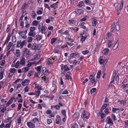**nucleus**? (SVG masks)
I'll return each instance as SVG.
<instances>
[{
	"label": "nucleus",
	"mask_w": 128,
	"mask_h": 128,
	"mask_svg": "<svg viewBox=\"0 0 128 128\" xmlns=\"http://www.w3.org/2000/svg\"><path fill=\"white\" fill-rule=\"evenodd\" d=\"M22 53L23 54L24 56L27 58H29L31 54L30 51L26 48H24L23 49Z\"/></svg>",
	"instance_id": "1"
},
{
	"label": "nucleus",
	"mask_w": 128,
	"mask_h": 128,
	"mask_svg": "<svg viewBox=\"0 0 128 128\" xmlns=\"http://www.w3.org/2000/svg\"><path fill=\"white\" fill-rule=\"evenodd\" d=\"M90 116V114L85 112L84 110L82 112L81 115V118L83 119L84 120L86 121V120L88 119Z\"/></svg>",
	"instance_id": "2"
},
{
	"label": "nucleus",
	"mask_w": 128,
	"mask_h": 128,
	"mask_svg": "<svg viewBox=\"0 0 128 128\" xmlns=\"http://www.w3.org/2000/svg\"><path fill=\"white\" fill-rule=\"evenodd\" d=\"M112 38H110L108 42V48H110L113 44V42L114 40V38L112 37Z\"/></svg>",
	"instance_id": "3"
},
{
	"label": "nucleus",
	"mask_w": 128,
	"mask_h": 128,
	"mask_svg": "<svg viewBox=\"0 0 128 128\" xmlns=\"http://www.w3.org/2000/svg\"><path fill=\"white\" fill-rule=\"evenodd\" d=\"M103 111L102 110H100L99 112L98 116H100V118L102 119V121L104 120V117H105L106 115L104 113H103Z\"/></svg>",
	"instance_id": "4"
},
{
	"label": "nucleus",
	"mask_w": 128,
	"mask_h": 128,
	"mask_svg": "<svg viewBox=\"0 0 128 128\" xmlns=\"http://www.w3.org/2000/svg\"><path fill=\"white\" fill-rule=\"evenodd\" d=\"M107 61L108 60L106 59H105L104 60L103 59H101L100 60L99 62L101 64H102L103 67H104Z\"/></svg>",
	"instance_id": "5"
},
{
	"label": "nucleus",
	"mask_w": 128,
	"mask_h": 128,
	"mask_svg": "<svg viewBox=\"0 0 128 128\" xmlns=\"http://www.w3.org/2000/svg\"><path fill=\"white\" fill-rule=\"evenodd\" d=\"M79 56L78 53L77 52L73 53L70 54V58H72L76 56L78 57Z\"/></svg>",
	"instance_id": "6"
},
{
	"label": "nucleus",
	"mask_w": 128,
	"mask_h": 128,
	"mask_svg": "<svg viewBox=\"0 0 128 128\" xmlns=\"http://www.w3.org/2000/svg\"><path fill=\"white\" fill-rule=\"evenodd\" d=\"M54 61V59L50 57L48 59L47 61V64H52Z\"/></svg>",
	"instance_id": "7"
},
{
	"label": "nucleus",
	"mask_w": 128,
	"mask_h": 128,
	"mask_svg": "<svg viewBox=\"0 0 128 128\" xmlns=\"http://www.w3.org/2000/svg\"><path fill=\"white\" fill-rule=\"evenodd\" d=\"M42 27L39 30L42 32V33L45 34L46 33V29L45 27L43 26L42 24H41Z\"/></svg>",
	"instance_id": "8"
},
{
	"label": "nucleus",
	"mask_w": 128,
	"mask_h": 128,
	"mask_svg": "<svg viewBox=\"0 0 128 128\" xmlns=\"http://www.w3.org/2000/svg\"><path fill=\"white\" fill-rule=\"evenodd\" d=\"M27 30H23L21 31L20 30H18L17 31L18 32V33L20 35L22 34H23V35H24L26 34L27 32Z\"/></svg>",
	"instance_id": "9"
},
{
	"label": "nucleus",
	"mask_w": 128,
	"mask_h": 128,
	"mask_svg": "<svg viewBox=\"0 0 128 128\" xmlns=\"http://www.w3.org/2000/svg\"><path fill=\"white\" fill-rule=\"evenodd\" d=\"M75 12L77 14H80L84 12V10L82 9H78L76 10Z\"/></svg>",
	"instance_id": "10"
},
{
	"label": "nucleus",
	"mask_w": 128,
	"mask_h": 128,
	"mask_svg": "<svg viewBox=\"0 0 128 128\" xmlns=\"http://www.w3.org/2000/svg\"><path fill=\"white\" fill-rule=\"evenodd\" d=\"M84 34V33H83V34ZM83 34H81L80 35L81 38V40L82 42L85 41L86 38L87 37L86 36H83Z\"/></svg>",
	"instance_id": "11"
},
{
	"label": "nucleus",
	"mask_w": 128,
	"mask_h": 128,
	"mask_svg": "<svg viewBox=\"0 0 128 128\" xmlns=\"http://www.w3.org/2000/svg\"><path fill=\"white\" fill-rule=\"evenodd\" d=\"M126 100H118V102H120V104L122 105L123 106H124L126 104Z\"/></svg>",
	"instance_id": "12"
},
{
	"label": "nucleus",
	"mask_w": 128,
	"mask_h": 128,
	"mask_svg": "<svg viewBox=\"0 0 128 128\" xmlns=\"http://www.w3.org/2000/svg\"><path fill=\"white\" fill-rule=\"evenodd\" d=\"M109 51V50L108 48H106L103 50L102 53L106 55L108 54Z\"/></svg>",
	"instance_id": "13"
},
{
	"label": "nucleus",
	"mask_w": 128,
	"mask_h": 128,
	"mask_svg": "<svg viewBox=\"0 0 128 128\" xmlns=\"http://www.w3.org/2000/svg\"><path fill=\"white\" fill-rule=\"evenodd\" d=\"M58 2H57L55 3H54L52 5L50 6V7L51 8H53L54 9H56L57 8L58 6Z\"/></svg>",
	"instance_id": "14"
},
{
	"label": "nucleus",
	"mask_w": 128,
	"mask_h": 128,
	"mask_svg": "<svg viewBox=\"0 0 128 128\" xmlns=\"http://www.w3.org/2000/svg\"><path fill=\"white\" fill-rule=\"evenodd\" d=\"M25 64V59L24 58H23L20 60V64L21 65H24Z\"/></svg>",
	"instance_id": "15"
},
{
	"label": "nucleus",
	"mask_w": 128,
	"mask_h": 128,
	"mask_svg": "<svg viewBox=\"0 0 128 128\" xmlns=\"http://www.w3.org/2000/svg\"><path fill=\"white\" fill-rule=\"evenodd\" d=\"M60 118L57 115L56 116V124H58L60 121Z\"/></svg>",
	"instance_id": "16"
},
{
	"label": "nucleus",
	"mask_w": 128,
	"mask_h": 128,
	"mask_svg": "<svg viewBox=\"0 0 128 128\" xmlns=\"http://www.w3.org/2000/svg\"><path fill=\"white\" fill-rule=\"evenodd\" d=\"M36 35L35 32H34L33 31H30L28 33V35L30 36H32L33 37L35 36Z\"/></svg>",
	"instance_id": "17"
},
{
	"label": "nucleus",
	"mask_w": 128,
	"mask_h": 128,
	"mask_svg": "<svg viewBox=\"0 0 128 128\" xmlns=\"http://www.w3.org/2000/svg\"><path fill=\"white\" fill-rule=\"evenodd\" d=\"M116 29L117 31H119L120 30V26L119 25V22L118 21L117 23L116 26Z\"/></svg>",
	"instance_id": "18"
},
{
	"label": "nucleus",
	"mask_w": 128,
	"mask_h": 128,
	"mask_svg": "<svg viewBox=\"0 0 128 128\" xmlns=\"http://www.w3.org/2000/svg\"><path fill=\"white\" fill-rule=\"evenodd\" d=\"M27 124L30 128H33L34 125V124L29 122H27Z\"/></svg>",
	"instance_id": "19"
},
{
	"label": "nucleus",
	"mask_w": 128,
	"mask_h": 128,
	"mask_svg": "<svg viewBox=\"0 0 128 128\" xmlns=\"http://www.w3.org/2000/svg\"><path fill=\"white\" fill-rule=\"evenodd\" d=\"M4 70L3 69H2L1 70V72H0V80L2 79L4 77L3 73Z\"/></svg>",
	"instance_id": "20"
},
{
	"label": "nucleus",
	"mask_w": 128,
	"mask_h": 128,
	"mask_svg": "<svg viewBox=\"0 0 128 128\" xmlns=\"http://www.w3.org/2000/svg\"><path fill=\"white\" fill-rule=\"evenodd\" d=\"M21 85L20 84H16L14 88V90H16L18 88H19L21 86Z\"/></svg>",
	"instance_id": "21"
},
{
	"label": "nucleus",
	"mask_w": 128,
	"mask_h": 128,
	"mask_svg": "<svg viewBox=\"0 0 128 128\" xmlns=\"http://www.w3.org/2000/svg\"><path fill=\"white\" fill-rule=\"evenodd\" d=\"M16 120L18 121V123L20 124L21 123V117H19L16 116Z\"/></svg>",
	"instance_id": "22"
},
{
	"label": "nucleus",
	"mask_w": 128,
	"mask_h": 128,
	"mask_svg": "<svg viewBox=\"0 0 128 128\" xmlns=\"http://www.w3.org/2000/svg\"><path fill=\"white\" fill-rule=\"evenodd\" d=\"M42 66H37L36 68H35V69L38 72H40V70H41V68H42Z\"/></svg>",
	"instance_id": "23"
},
{
	"label": "nucleus",
	"mask_w": 128,
	"mask_h": 128,
	"mask_svg": "<svg viewBox=\"0 0 128 128\" xmlns=\"http://www.w3.org/2000/svg\"><path fill=\"white\" fill-rule=\"evenodd\" d=\"M28 79H25L23 80L22 82V84L23 86H24V85L25 84L27 83L28 82Z\"/></svg>",
	"instance_id": "24"
},
{
	"label": "nucleus",
	"mask_w": 128,
	"mask_h": 128,
	"mask_svg": "<svg viewBox=\"0 0 128 128\" xmlns=\"http://www.w3.org/2000/svg\"><path fill=\"white\" fill-rule=\"evenodd\" d=\"M108 118H109L108 121V124H113V123L112 122V120L110 118V117H108Z\"/></svg>",
	"instance_id": "25"
},
{
	"label": "nucleus",
	"mask_w": 128,
	"mask_h": 128,
	"mask_svg": "<svg viewBox=\"0 0 128 128\" xmlns=\"http://www.w3.org/2000/svg\"><path fill=\"white\" fill-rule=\"evenodd\" d=\"M33 40V38L32 37H28L26 39V40L28 42H31Z\"/></svg>",
	"instance_id": "26"
},
{
	"label": "nucleus",
	"mask_w": 128,
	"mask_h": 128,
	"mask_svg": "<svg viewBox=\"0 0 128 128\" xmlns=\"http://www.w3.org/2000/svg\"><path fill=\"white\" fill-rule=\"evenodd\" d=\"M13 44L11 42H9L7 46V50H9L10 49L11 47L12 46Z\"/></svg>",
	"instance_id": "27"
},
{
	"label": "nucleus",
	"mask_w": 128,
	"mask_h": 128,
	"mask_svg": "<svg viewBox=\"0 0 128 128\" xmlns=\"http://www.w3.org/2000/svg\"><path fill=\"white\" fill-rule=\"evenodd\" d=\"M84 4L83 1H81L79 2L78 6L79 7H81Z\"/></svg>",
	"instance_id": "28"
},
{
	"label": "nucleus",
	"mask_w": 128,
	"mask_h": 128,
	"mask_svg": "<svg viewBox=\"0 0 128 128\" xmlns=\"http://www.w3.org/2000/svg\"><path fill=\"white\" fill-rule=\"evenodd\" d=\"M36 40L38 41H39L41 39V36L39 35H37L36 36Z\"/></svg>",
	"instance_id": "29"
},
{
	"label": "nucleus",
	"mask_w": 128,
	"mask_h": 128,
	"mask_svg": "<svg viewBox=\"0 0 128 128\" xmlns=\"http://www.w3.org/2000/svg\"><path fill=\"white\" fill-rule=\"evenodd\" d=\"M69 23L70 24H74L76 22V21L73 20H69Z\"/></svg>",
	"instance_id": "30"
},
{
	"label": "nucleus",
	"mask_w": 128,
	"mask_h": 128,
	"mask_svg": "<svg viewBox=\"0 0 128 128\" xmlns=\"http://www.w3.org/2000/svg\"><path fill=\"white\" fill-rule=\"evenodd\" d=\"M85 23L84 22H82L81 24V27L82 28L84 29H86V26L84 25Z\"/></svg>",
	"instance_id": "31"
},
{
	"label": "nucleus",
	"mask_w": 128,
	"mask_h": 128,
	"mask_svg": "<svg viewBox=\"0 0 128 128\" xmlns=\"http://www.w3.org/2000/svg\"><path fill=\"white\" fill-rule=\"evenodd\" d=\"M101 70H99L97 74V76H96V77L98 78H99L100 76V74L101 73Z\"/></svg>",
	"instance_id": "32"
},
{
	"label": "nucleus",
	"mask_w": 128,
	"mask_h": 128,
	"mask_svg": "<svg viewBox=\"0 0 128 128\" xmlns=\"http://www.w3.org/2000/svg\"><path fill=\"white\" fill-rule=\"evenodd\" d=\"M64 72H65L66 71L68 70H69V68L66 65L64 66Z\"/></svg>",
	"instance_id": "33"
},
{
	"label": "nucleus",
	"mask_w": 128,
	"mask_h": 128,
	"mask_svg": "<svg viewBox=\"0 0 128 128\" xmlns=\"http://www.w3.org/2000/svg\"><path fill=\"white\" fill-rule=\"evenodd\" d=\"M66 78L68 80H72V78H71V77L68 74H67L66 75Z\"/></svg>",
	"instance_id": "34"
},
{
	"label": "nucleus",
	"mask_w": 128,
	"mask_h": 128,
	"mask_svg": "<svg viewBox=\"0 0 128 128\" xmlns=\"http://www.w3.org/2000/svg\"><path fill=\"white\" fill-rule=\"evenodd\" d=\"M32 16L33 18H35L36 16V14L35 13L34 11H32Z\"/></svg>",
	"instance_id": "35"
},
{
	"label": "nucleus",
	"mask_w": 128,
	"mask_h": 128,
	"mask_svg": "<svg viewBox=\"0 0 128 128\" xmlns=\"http://www.w3.org/2000/svg\"><path fill=\"white\" fill-rule=\"evenodd\" d=\"M38 23V21L36 20L34 21L32 23L34 26H36L37 25Z\"/></svg>",
	"instance_id": "36"
},
{
	"label": "nucleus",
	"mask_w": 128,
	"mask_h": 128,
	"mask_svg": "<svg viewBox=\"0 0 128 128\" xmlns=\"http://www.w3.org/2000/svg\"><path fill=\"white\" fill-rule=\"evenodd\" d=\"M38 121L39 120L38 118H34L32 120V122L34 123L37 122H38Z\"/></svg>",
	"instance_id": "37"
},
{
	"label": "nucleus",
	"mask_w": 128,
	"mask_h": 128,
	"mask_svg": "<svg viewBox=\"0 0 128 128\" xmlns=\"http://www.w3.org/2000/svg\"><path fill=\"white\" fill-rule=\"evenodd\" d=\"M10 36H9V35L8 36L7 38L6 39V41H5V42L4 44V45H5L6 44V43H7L10 40Z\"/></svg>",
	"instance_id": "38"
},
{
	"label": "nucleus",
	"mask_w": 128,
	"mask_h": 128,
	"mask_svg": "<svg viewBox=\"0 0 128 128\" xmlns=\"http://www.w3.org/2000/svg\"><path fill=\"white\" fill-rule=\"evenodd\" d=\"M36 48V44L35 43H34L33 45L32 46V50H35Z\"/></svg>",
	"instance_id": "39"
},
{
	"label": "nucleus",
	"mask_w": 128,
	"mask_h": 128,
	"mask_svg": "<svg viewBox=\"0 0 128 128\" xmlns=\"http://www.w3.org/2000/svg\"><path fill=\"white\" fill-rule=\"evenodd\" d=\"M123 3H124V2L122 0L121 3V4H120V6L119 8H119L118 9V10H121L122 9V8L123 7Z\"/></svg>",
	"instance_id": "40"
},
{
	"label": "nucleus",
	"mask_w": 128,
	"mask_h": 128,
	"mask_svg": "<svg viewBox=\"0 0 128 128\" xmlns=\"http://www.w3.org/2000/svg\"><path fill=\"white\" fill-rule=\"evenodd\" d=\"M66 111L65 110H63L62 111V115H63L64 116V117H65V118H66Z\"/></svg>",
	"instance_id": "41"
},
{
	"label": "nucleus",
	"mask_w": 128,
	"mask_h": 128,
	"mask_svg": "<svg viewBox=\"0 0 128 128\" xmlns=\"http://www.w3.org/2000/svg\"><path fill=\"white\" fill-rule=\"evenodd\" d=\"M16 70L15 68H11L10 69V72L13 73H14L15 72Z\"/></svg>",
	"instance_id": "42"
},
{
	"label": "nucleus",
	"mask_w": 128,
	"mask_h": 128,
	"mask_svg": "<svg viewBox=\"0 0 128 128\" xmlns=\"http://www.w3.org/2000/svg\"><path fill=\"white\" fill-rule=\"evenodd\" d=\"M12 41L13 42H15L16 41V36H12Z\"/></svg>",
	"instance_id": "43"
},
{
	"label": "nucleus",
	"mask_w": 128,
	"mask_h": 128,
	"mask_svg": "<svg viewBox=\"0 0 128 128\" xmlns=\"http://www.w3.org/2000/svg\"><path fill=\"white\" fill-rule=\"evenodd\" d=\"M20 43H21V40H19L17 41V42L16 46L19 48L20 46Z\"/></svg>",
	"instance_id": "44"
},
{
	"label": "nucleus",
	"mask_w": 128,
	"mask_h": 128,
	"mask_svg": "<svg viewBox=\"0 0 128 128\" xmlns=\"http://www.w3.org/2000/svg\"><path fill=\"white\" fill-rule=\"evenodd\" d=\"M113 24H114L113 26L112 25V26L111 28L110 29V31L111 32H113L115 29V28H114L115 24L114 23H113Z\"/></svg>",
	"instance_id": "45"
},
{
	"label": "nucleus",
	"mask_w": 128,
	"mask_h": 128,
	"mask_svg": "<svg viewBox=\"0 0 128 128\" xmlns=\"http://www.w3.org/2000/svg\"><path fill=\"white\" fill-rule=\"evenodd\" d=\"M27 6V5L26 3H24L23 4V5L22 6V11H23V10H24V9L26 8V7Z\"/></svg>",
	"instance_id": "46"
},
{
	"label": "nucleus",
	"mask_w": 128,
	"mask_h": 128,
	"mask_svg": "<svg viewBox=\"0 0 128 128\" xmlns=\"http://www.w3.org/2000/svg\"><path fill=\"white\" fill-rule=\"evenodd\" d=\"M25 24L26 25L25 26V27L27 28L29 26V24L28 23V20H26L25 22Z\"/></svg>",
	"instance_id": "47"
},
{
	"label": "nucleus",
	"mask_w": 128,
	"mask_h": 128,
	"mask_svg": "<svg viewBox=\"0 0 128 128\" xmlns=\"http://www.w3.org/2000/svg\"><path fill=\"white\" fill-rule=\"evenodd\" d=\"M89 52V51L88 50H86L84 51H83L82 52V53L84 54H86Z\"/></svg>",
	"instance_id": "48"
},
{
	"label": "nucleus",
	"mask_w": 128,
	"mask_h": 128,
	"mask_svg": "<svg viewBox=\"0 0 128 128\" xmlns=\"http://www.w3.org/2000/svg\"><path fill=\"white\" fill-rule=\"evenodd\" d=\"M91 21L92 23H97V21L95 19V18H92L91 19Z\"/></svg>",
	"instance_id": "49"
},
{
	"label": "nucleus",
	"mask_w": 128,
	"mask_h": 128,
	"mask_svg": "<svg viewBox=\"0 0 128 128\" xmlns=\"http://www.w3.org/2000/svg\"><path fill=\"white\" fill-rule=\"evenodd\" d=\"M118 44H115L112 48L113 50H116L118 48Z\"/></svg>",
	"instance_id": "50"
},
{
	"label": "nucleus",
	"mask_w": 128,
	"mask_h": 128,
	"mask_svg": "<svg viewBox=\"0 0 128 128\" xmlns=\"http://www.w3.org/2000/svg\"><path fill=\"white\" fill-rule=\"evenodd\" d=\"M20 64V62L19 61H18L16 63L15 65V67L16 68H17L19 66Z\"/></svg>",
	"instance_id": "51"
},
{
	"label": "nucleus",
	"mask_w": 128,
	"mask_h": 128,
	"mask_svg": "<svg viewBox=\"0 0 128 128\" xmlns=\"http://www.w3.org/2000/svg\"><path fill=\"white\" fill-rule=\"evenodd\" d=\"M69 31L68 30H67L65 31H64L63 32L62 34L67 35L69 34Z\"/></svg>",
	"instance_id": "52"
},
{
	"label": "nucleus",
	"mask_w": 128,
	"mask_h": 128,
	"mask_svg": "<svg viewBox=\"0 0 128 128\" xmlns=\"http://www.w3.org/2000/svg\"><path fill=\"white\" fill-rule=\"evenodd\" d=\"M119 109L118 108H112V111L113 112H114L116 111L119 110Z\"/></svg>",
	"instance_id": "53"
},
{
	"label": "nucleus",
	"mask_w": 128,
	"mask_h": 128,
	"mask_svg": "<svg viewBox=\"0 0 128 128\" xmlns=\"http://www.w3.org/2000/svg\"><path fill=\"white\" fill-rule=\"evenodd\" d=\"M46 67L42 68V73H44L46 72Z\"/></svg>",
	"instance_id": "54"
},
{
	"label": "nucleus",
	"mask_w": 128,
	"mask_h": 128,
	"mask_svg": "<svg viewBox=\"0 0 128 128\" xmlns=\"http://www.w3.org/2000/svg\"><path fill=\"white\" fill-rule=\"evenodd\" d=\"M46 96L47 98H50L51 100H52L54 98V96L53 95L51 96H50L48 95H47Z\"/></svg>",
	"instance_id": "55"
},
{
	"label": "nucleus",
	"mask_w": 128,
	"mask_h": 128,
	"mask_svg": "<svg viewBox=\"0 0 128 128\" xmlns=\"http://www.w3.org/2000/svg\"><path fill=\"white\" fill-rule=\"evenodd\" d=\"M36 29V28L34 27H31L30 28V31L34 32V31Z\"/></svg>",
	"instance_id": "56"
},
{
	"label": "nucleus",
	"mask_w": 128,
	"mask_h": 128,
	"mask_svg": "<svg viewBox=\"0 0 128 128\" xmlns=\"http://www.w3.org/2000/svg\"><path fill=\"white\" fill-rule=\"evenodd\" d=\"M96 90V88H92L90 90V92L91 93H94V92Z\"/></svg>",
	"instance_id": "57"
},
{
	"label": "nucleus",
	"mask_w": 128,
	"mask_h": 128,
	"mask_svg": "<svg viewBox=\"0 0 128 128\" xmlns=\"http://www.w3.org/2000/svg\"><path fill=\"white\" fill-rule=\"evenodd\" d=\"M65 30V29L64 28H62L59 31V32L60 33L62 34L63 32Z\"/></svg>",
	"instance_id": "58"
},
{
	"label": "nucleus",
	"mask_w": 128,
	"mask_h": 128,
	"mask_svg": "<svg viewBox=\"0 0 128 128\" xmlns=\"http://www.w3.org/2000/svg\"><path fill=\"white\" fill-rule=\"evenodd\" d=\"M56 39L55 38H52L51 39V44H53L54 42L56 40Z\"/></svg>",
	"instance_id": "59"
},
{
	"label": "nucleus",
	"mask_w": 128,
	"mask_h": 128,
	"mask_svg": "<svg viewBox=\"0 0 128 128\" xmlns=\"http://www.w3.org/2000/svg\"><path fill=\"white\" fill-rule=\"evenodd\" d=\"M10 124L8 123L5 126L4 128H9L10 126Z\"/></svg>",
	"instance_id": "60"
},
{
	"label": "nucleus",
	"mask_w": 128,
	"mask_h": 128,
	"mask_svg": "<svg viewBox=\"0 0 128 128\" xmlns=\"http://www.w3.org/2000/svg\"><path fill=\"white\" fill-rule=\"evenodd\" d=\"M22 104H21L19 103L18 104V111L21 108L22 106Z\"/></svg>",
	"instance_id": "61"
},
{
	"label": "nucleus",
	"mask_w": 128,
	"mask_h": 128,
	"mask_svg": "<svg viewBox=\"0 0 128 128\" xmlns=\"http://www.w3.org/2000/svg\"><path fill=\"white\" fill-rule=\"evenodd\" d=\"M29 69L28 67H25L24 68V71L25 72H27L28 70Z\"/></svg>",
	"instance_id": "62"
},
{
	"label": "nucleus",
	"mask_w": 128,
	"mask_h": 128,
	"mask_svg": "<svg viewBox=\"0 0 128 128\" xmlns=\"http://www.w3.org/2000/svg\"><path fill=\"white\" fill-rule=\"evenodd\" d=\"M26 43V42L25 41H23L22 42H21V43H20V45L24 46L25 45Z\"/></svg>",
	"instance_id": "63"
},
{
	"label": "nucleus",
	"mask_w": 128,
	"mask_h": 128,
	"mask_svg": "<svg viewBox=\"0 0 128 128\" xmlns=\"http://www.w3.org/2000/svg\"><path fill=\"white\" fill-rule=\"evenodd\" d=\"M68 92L67 90H65L62 93V94H67L68 93Z\"/></svg>",
	"instance_id": "64"
}]
</instances>
